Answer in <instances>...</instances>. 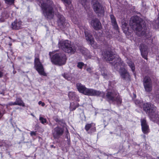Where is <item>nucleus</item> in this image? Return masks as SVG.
Wrapping results in <instances>:
<instances>
[{
  "label": "nucleus",
  "instance_id": "obj_45",
  "mask_svg": "<svg viewBox=\"0 0 159 159\" xmlns=\"http://www.w3.org/2000/svg\"><path fill=\"white\" fill-rule=\"evenodd\" d=\"M139 101H136L135 102V103L136 105H137V104H139Z\"/></svg>",
  "mask_w": 159,
  "mask_h": 159
},
{
  "label": "nucleus",
  "instance_id": "obj_53",
  "mask_svg": "<svg viewBox=\"0 0 159 159\" xmlns=\"http://www.w3.org/2000/svg\"><path fill=\"white\" fill-rule=\"evenodd\" d=\"M157 93H158V91H157Z\"/></svg>",
  "mask_w": 159,
  "mask_h": 159
},
{
  "label": "nucleus",
  "instance_id": "obj_32",
  "mask_svg": "<svg viewBox=\"0 0 159 159\" xmlns=\"http://www.w3.org/2000/svg\"><path fill=\"white\" fill-rule=\"evenodd\" d=\"M39 120L43 124L46 123L47 122V120L45 118H44L41 116L39 117Z\"/></svg>",
  "mask_w": 159,
  "mask_h": 159
},
{
  "label": "nucleus",
  "instance_id": "obj_15",
  "mask_svg": "<svg viewBox=\"0 0 159 159\" xmlns=\"http://www.w3.org/2000/svg\"><path fill=\"white\" fill-rule=\"evenodd\" d=\"M119 73L122 78L125 80H129L130 76L129 72L125 68H121Z\"/></svg>",
  "mask_w": 159,
  "mask_h": 159
},
{
  "label": "nucleus",
  "instance_id": "obj_38",
  "mask_svg": "<svg viewBox=\"0 0 159 159\" xmlns=\"http://www.w3.org/2000/svg\"><path fill=\"white\" fill-rule=\"evenodd\" d=\"M3 70L0 68V78H2L4 72Z\"/></svg>",
  "mask_w": 159,
  "mask_h": 159
},
{
  "label": "nucleus",
  "instance_id": "obj_8",
  "mask_svg": "<svg viewBox=\"0 0 159 159\" xmlns=\"http://www.w3.org/2000/svg\"><path fill=\"white\" fill-rule=\"evenodd\" d=\"M93 8L94 11L99 16H103L104 12L103 6L98 1H96L93 5Z\"/></svg>",
  "mask_w": 159,
  "mask_h": 159
},
{
  "label": "nucleus",
  "instance_id": "obj_40",
  "mask_svg": "<svg viewBox=\"0 0 159 159\" xmlns=\"http://www.w3.org/2000/svg\"><path fill=\"white\" fill-rule=\"evenodd\" d=\"M86 70L88 72L90 73H91L92 72V69L90 67L87 68L86 69Z\"/></svg>",
  "mask_w": 159,
  "mask_h": 159
},
{
  "label": "nucleus",
  "instance_id": "obj_11",
  "mask_svg": "<svg viewBox=\"0 0 159 159\" xmlns=\"http://www.w3.org/2000/svg\"><path fill=\"white\" fill-rule=\"evenodd\" d=\"M103 56L104 59L107 61H112L114 59L115 60H117L119 61L120 60V58H115V54L111 51H107L104 52Z\"/></svg>",
  "mask_w": 159,
  "mask_h": 159
},
{
  "label": "nucleus",
  "instance_id": "obj_2",
  "mask_svg": "<svg viewBox=\"0 0 159 159\" xmlns=\"http://www.w3.org/2000/svg\"><path fill=\"white\" fill-rule=\"evenodd\" d=\"M40 6L45 16L48 19H52L54 15L53 7L54 5L51 0H39Z\"/></svg>",
  "mask_w": 159,
  "mask_h": 159
},
{
  "label": "nucleus",
  "instance_id": "obj_13",
  "mask_svg": "<svg viewBox=\"0 0 159 159\" xmlns=\"http://www.w3.org/2000/svg\"><path fill=\"white\" fill-rule=\"evenodd\" d=\"M84 34L86 40L89 42V43L94 48L97 47L96 46H95L96 43H95L94 39L92 35L90 34V31L88 30H85Z\"/></svg>",
  "mask_w": 159,
  "mask_h": 159
},
{
  "label": "nucleus",
  "instance_id": "obj_28",
  "mask_svg": "<svg viewBox=\"0 0 159 159\" xmlns=\"http://www.w3.org/2000/svg\"><path fill=\"white\" fill-rule=\"evenodd\" d=\"M79 50L84 55H86L88 52V51L86 49L83 48H79Z\"/></svg>",
  "mask_w": 159,
  "mask_h": 159
},
{
  "label": "nucleus",
  "instance_id": "obj_22",
  "mask_svg": "<svg viewBox=\"0 0 159 159\" xmlns=\"http://www.w3.org/2000/svg\"><path fill=\"white\" fill-rule=\"evenodd\" d=\"M79 106V104L76 102H73L70 103V108L71 111L74 110Z\"/></svg>",
  "mask_w": 159,
  "mask_h": 159
},
{
  "label": "nucleus",
  "instance_id": "obj_7",
  "mask_svg": "<svg viewBox=\"0 0 159 159\" xmlns=\"http://www.w3.org/2000/svg\"><path fill=\"white\" fill-rule=\"evenodd\" d=\"M34 67L36 70L40 75L45 76L46 74L44 72L43 65L40 62L38 56L36 57L34 61Z\"/></svg>",
  "mask_w": 159,
  "mask_h": 159
},
{
  "label": "nucleus",
  "instance_id": "obj_49",
  "mask_svg": "<svg viewBox=\"0 0 159 159\" xmlns=\"http://www.w3.org/2000/svg\"><path fill=\"white\" fill-rule=\"evenodd\" d=\"M31 115L33 116L34 117V116L32 114H31Z\"/></svg>",
  "mask_w": 159,
  "mask_h": 159
},
{
  "label": "nucleus",
  "instance_id": "obj_48",
  "mask_svg": "<svg viewBox=\"0 0 159 159\" xmlns=\"http://www.w3.org/2000/svg\"><path fill=\"white\" fill-rule=\"evenodd\" d=\"M51 147H54V145H51Z\"/></svg>",
  "mask_w": 159,
  "mask_h": 159
},
{
  "label": "nucleus",
  "instance_id": "obj_19",
  "mask_svg": "<svg viewBox=\"0 0 159 159\" xmlns=\"http://www.w3.org/2000/svg\"><path fill=\"white\" fill-rule=\"evenodd\" d=\"M143 84L145 90L147 92L149 91V77H145L143 79Z\"/></svg>",
  "mask_w": 159,
  "mask_h": 159
},
{
  "label": "nucleus",
  "instance_id": "obj_21",
  "mask_svg": "<svg viewBox=\"0 0 159 159\" xmlns=\"http://www.w3.org/2000/svg\"><path fill=\"white\" fill-rule=\"evenodd\" d=\"M122 99L119 95V94L117 96H116L114 98V100L112 101L113 102H116L117 104L118 105H120L122 102Z\"/></svg>",
  "mask_w": 159,
  "mask_h": 159
},
{
  "label": "nucleus",
  "instance_id": "obj_20",
  "mask_svg": "<svg viewBox=\"0 0 159 159\" xmlns=\"http://www.w3.org/2000/svg\"><path fill=\"white\" fill-rule=\"evenodd\" d=\"M110 18L111 24L114 29L117 30L118 29V25L114 16L113 15H110Z\"/></svg>",
  "mask_w": 159,
  "mask_h": 159
},
{
  "label": "nucleus",
  "instance_id": "obj_18",
  "mask_svg": "<svg viewBox=\"0 0 159 159\" xmlns=\"http://www.w3.org/2000/svg\"><path fill=\"white\" fill-rule=\"evenodd\" d=\"M85 129L87 132L89 129H90L91 132H94L96 131L95 125L93 123L87 124L85 126Z\"/></svg>",
  "mask_w": 159,
  "mask_h": 159
},
{
  "label": "nucleus",
  "instance_id": "obj_43",
  "mask_svg": "<svg viewBox=\"0 0 159 159\" xmlns=\"http://www.w3.org/2000/svg\"><path fill=\"white\" fill-rule=\"evenodd\" d=\"M67 141H68V144H70V139H68V137L67 136Z\"/></svg>",
  "mask_w": 159,
  "mask_h": 159
},
{
  "label": "nucleus",
  "instance_id": "obj_46",
  "mask_svg": "<svg viewBox=\"0 0 159 159\" xmlns=\"http://www.w3.org/2000/svg\"><path fill=\"white\" fill-rule=\"evenodd\" d=\"M2 113L0 111V118L2 117Z\"/></svg>",
  "mask_w": 159,
  "mask_h": 159
},
{
  "label": "nucleus",
  "instance_id": "obj_14",
  "mask_svg": "<svg viewBox=\"0 0 159 159\" xmlns=\"http://www.w3.org/2000/svg\"><path fill=\"white\" fill-rule=\"evenodd\" d=\"M90 23L93 28L96 30H100L102 28L101 23L98 19L95 18L92 20Z\"/></svg>",
  "mask_w": 159,
  "mask_h": 159
},
{
  "label": "nucleus",
  "instance_id": "obj_17",
  "mask_svg": "<svg viewBox=\"0 0 159 159\" xmlns=\"http://www.w3.org/2000/svg\"><path fill=\"white\" fill-rule=\"evenodd\" d=\"M141 122L143 132L144 134L147 133L148 126L146 123V120L144 119H143L141 120Z\"/></svg>",
  "mask_w": 159,
  "mask_h": 159
},
{
  "label": "nucleus",
  "instance_id": "obj_41",
  "mask_svg": "<svg viewBox=\"0 0 159 159\" xmlns=\"http://www.w3.org/2000/svg\"><path fill=\"white\" fill-rule=\"evenodd\" d=\"M38 103L39 105L41 104L42 107H44L45 106V103L44 102H42L41 101L39 102Z\"/></svg>",
  "mask_w": 159,
  "mask_h": 159
},
{
  "label": "nucleus",
  "instance_id": "obj_44",
  "mask_svg": "<svg viewBox=\"0 0 159 159\" xmlns=\"http://www.w3.org/2000/svg\"><path fill=\"white\" fill-rule=\"evenodd\" d=\"M117 61L116 62H115L114 63H112V65H114V66H115V65L116 64H117Z\"/></svg>",
  "mask_w": 159,
  "mask_h": 159
},
{
  "label": "nucleus",
  "instance_id": "obj_5",
  "mask_svg": "<svg viewBox=\"0 0 159 159\" xmlns=\"http://www.w3.org/2000/svg\"><path fill=\"white\" fill-rule=\"evenodd\" d=\"M58 46L59 48L68 53L74 54L76 51L75 46L70 41L68 40L60 41Z\"/></svg>",
  "mask_w": 159,
  "mask_h": 159
},
{
  "label": "nucleus",
  "instance_id": "obj_51",
  "mask_svg": "<svg viewBox=\"0 0 159 159\" xmlns=\"http://www.w3.org/2000/svg\"><path fill=\"white\" fill-rule=\"evenodd\" d=\"M134 97L135 98L136 97V95L135 94H134Z\"/></svg>",
  "mask_w": 159,
  "mask_h": 159
},
{
  "label": "nucleus",
  "instance_id": "obj_27",
  "mask_svg": "<svg viewBox=\"0 0 159 159\" xmlns=\"http://www.w3.org/2000/svg\"><path fill=\"white\" fill-rule=\"evenodd\" d=\"M127 63L128 64V66L131 68L133 72L135 70V66L134 63L130 60H129L127 62Z\"/></svg>",
  "mask_w": 159,
  "mask_h": 159
},
{
  "label": "nucleus",
  "instance_id": "obj_6",
  "mask_svg": "<svg viewBox=\"0 0 159 159\" xmlns=\"http://www.w3.org/2000/svg\"><path fill=\"white\" fill-rule=\"evenodd\" d=\"M150 119L155 122L159 123V112L156 111V107L150 104Z\"/></svg>",
  "mask_w": 159,
  "mask_h": 159
},
{
  "label": "nucleus",
  "instance_id": "obj_25",
  "mask_svg": "<svg viewBox=\"0 0 159 159\" xmlns=\"http://www.w3.org/2000/svg\"><path fill=\"white\" fill-rule=\"evenodd\" d=\"M62 76L66 79L69 81L71 80L72 79L71 75L70 74L65 73L62 75Z\"/></svg>",
  "mask_w": 159,
  "mask_h": 159
},
{
  "label": "nucleus",
  "instance_id": "obj_3",
  "mask_svg": "<svg viewBox=\"0 0 159 159\" xmlns=\"http://www.w3.org/2000/svg\"><path fill=\"white\" fill-rule=\"evenodd\" d=\"M76 87L80 93L85 95L100 96H104V94L103 92L93 89H88L80 83H77Z\"/></svg>",
  "mask_w": 159,
  "mask_h": 159
},
{
  "label": "nucleus",
  "instance_id": "obj_29",
  "mask_svg": "<svg viewBox=\"0 0 159 159\" xmlns=\"http://www.w3.org/2000/svg\"><path fill=\"white\" fill-rule=\"evenodd\" d=\"M140 50L141 52V54L142 56V57L145 59H147L148 58L147 57V55L146 54H144V53L143 52V50L142 48H140ZM144 51H145V50H144Z\"/></svg>",
  "mask_w": 159,
  "mask_h": 159
},
{
  "label": "nucleus",
  "instance_id": "obj_42",
  "mask_svg": "<svg viewBox=\"0 0 159 159\" xmlns=\"http://www.w3.org/2000/svg\"><path fill=\"white\" fill-rule=\"evenodd\" d=\"M30 134L31 136H33V135H36V133L34 131H31L30 133Z\"/></svg>",
  "mask_w": 159,
  "mask_h": 159
},
{
  "label": "nucleus",
  "instance_id": "obj_33",
  "mask_svg": "<svg viewBox=\"0 0 159 159\" xmlns=\"http://www.w3.org/2000/svg\"><path fill=\"white\" fill-rule=\"evenodd\" d=\"M54 120L56 122H58L60 125H61V123H63V120H59V119L56 117L54 119Z\"/></svg>",
  "mask_w": 159,
  "mask_h": 159
},
{
  "label": "nucleus",
  "instance_id": "obj_35",
  "mask_svg": "<svg viewBox=\"0 0 159 159\" xmlns=\"http://www.w3.org/2000/svg\"><path fill=\"white\" fill-rule=\"evenodd\" d=\"M101 73L102 75L104 77V78H107V75L106 71H101Z\"/></svg>",
  "mask_w": 159,
  "mask_h": 159
},
{
  "label": "nucleus",
  "instance_id": "obj_47",
  "mask_svg": "<svg viewBox=\"0 0 159 159\" xmlns=\"http://www.w3.org/2000/svg\"><path fill=\"white\" fill-rule=\"evenodd\" d=\"M149 88H150V89H151L150 85Z\"/></svg>",
  "mask_w": 159,
  "mask_h": 159
},
{
  "label": "nucleus",
  "instance_id": "obj_50",
  "mask_svg": "<svg viewBox=\"0 0 159 159\" xmlns=\"http://www.w3.org/2000/svg\"><path fill=\"white\" fill-rule=\"evenodd\" d=\"M120 63H121V62H120ZM123 64H123H124L123 63V62H121V64L122 65Z\"/></svg>",
  "mask_w": 159,
  "mask_h": 159
},
{
  "label": "nucleus",
  "instance_id": "obj_34",
  "mask_svg": "<svg viewBox=\"0 0 159 159\" xmlns=\"http://www.w3.org/2000/svg\"><path fill=\"white\" fill-rule=\"evenodd\" d=\"M75 93L72 92H70L68 93V96L70 98L72 99L75 96Z\"/></svg>",
  "mask_w": 159,
  "mask_h": 159
},
{
  "label": "nucleus",
  "instance_id": "obj_26",
  "mask_svg": "<svg viewBox=\"0 0 159 159\" xmlns=\"http://www.w3.org/2000/svg\"><path fill=\"white\" fill-rule=\"evenodd\" d=\"M143 110L148 114L149 113V104L148 103H144L143 105Z\"/></svg>",
  "mask_w": 159,
  "mask_h": 159
},
{
  "label": "nucleus",
  "instance_id": "obj_9",
  "mask_svg": "<svg viewBox=\"0 0 159 159\" xmlns=\"http://www.w3.org/2000/svg\"><path fill=\"white\" fill-rule=\"evenodd\" d=\"M118 94V92L116 89H113L109 90L107 93L105 98L109 102H111L114 100V98Z\"/></svg>",
  "mask_w": 159,
  "mask_h": 159
},
{
  "label": "nucleus",
  "instance_id": "obj_52",
  "mask_svg": "<svg viewBox=\"0 0 159 159\" xmlns=\"http://www.w3.org/2000/svg\"><path fill=\"white\" fill-rule=\"evenodd\" d=\"M77 101H79V99H78L77 100Z\"/></svg>",
  "mask_w": 159,
  "mask_h": 159
},
{
  "label": "nucleus",
  "instance_id": "obj_30",
  "mask_svg": "<svg viewBox=\"0 0 159 159\" xmlns=\"http://www.w3.org/2000/svg\"><path fill=\"white\" fill-rule=\"evenodd\" d=\"M84 65V64L82 62H79L77 63V67L80 69H82Z\"/></svg>",
  "mask_w": 159,
  "mask_h": 159
},
{
  "label": "nucleus",
  "instance_id": "obj_31",
  "mask_svg": "<svg viewBox=\"0 0 159 159\" xmlns=\"http://www.w3.org/2000/svg\"><path fill=\"white\" fill-rule=\"evenodd\" d=\"M64 3L66 7H67V5H70L71 3V0H62Z\"/></svg>",
  "mask_w": 159,
  "mask_h": 159
},
{
  "label": "nucleus",
  "instance_id": "obj_4",
  "mask_svg": "<svg viewBox=\"0 0 159 159\" xmlns=\"http://www.w3.org/2000/svg\"><path fill=\"white\" fill-rule=\"evenodd\" d=\"M52 53H53V52H49V54L51 61L52 63L59 66L65 64L66 58V55L63 52L56 53L52 57Z\"/></svg>",
  "mask_w": 159,
  "mask_h": 159
},
{
  "label": "nucleus",
  "instance_id": "obj_37",
  "mask_svg": "<svg viewBox=\"0 0 159 159\" xmlns=\"http://www.w3.org/2000/svg\"><path fill=\"white\" fill-rule=\"evenodd\" d=\"M154 40L153 39L152 40L150 39V42H151V43L153 45H156V40H155V38H154Z\"/></svg>",
  "mask_w": 159,
  "mask_h": 159
},
{
  "label": "nucleus",
  "instance_id": "obj_24",
  "mask_svg": "<svg viewBox=\"0 0 159 159\" xmlns=\"http://www.w3.org/2000/svg\"><path fill=\"white\" fill-rule=\"evenodd\" d=\"M15 102L17 105L22 106V107L25 106V104L23 101L20 98H17Z\"/></svg>",
  "mask_w": 159,
  "mask_h": 159
},
{
  "label": "nucleus",
  "instance_id": "obj_54",
  "mask_svg": "<svg viewBox=\"0 0 159 159\" xmlns=\"http://www.w3.org/2000/svg\"><path fill=\"white\" fill-rule=\"evenodd\" d=\"M152 47H153V46L152 45ZM151 48H152V47H151Z\"/></svg>",
  "mask_w": 159,
  "mask_h": 159
},
{
  "label": "nucleus",
  "instance_id": "obj_36",
  "mask_svg": "<svg viewBox=\"0 0 159 159\" xmlns=\"http://www.w3.org/2000/svg\"><path fill=\"white\" fill-rule=\"evenodd\" d=\"M6 3L8 4H11L14 2V0H5Z\"/></svg>",
  "mask_w": 159,
  "mask_h": 159
},
{
  "label": "nucleus",
  "instance_id": "obj_12",
  "mask_svg": "<svg viewBox=\"0 0 159 159\" xmlns=\"http://www.w3.org/2000/svg\"><path fill=\"white\" fill-rule=\"evenodd\" d=\"M63 128L59 126L55 128L52 131V135L55 139H58L63 134Z\"/></svg>",
  "mask_w": 159,
  "mask_h": 159
},
{
  "label": "nucleus",
  "instance_id": "obj_1",
  "mask_svg": "<svg viewBox=\"0 0 159 159\" xmlns=\"http://www.w3.org/2000/svg\"><path fill=\"white\" fill-rule=\"evenodd\" d=\"M130 24L134 25L136 34L140 36L146 33V27L144 21L137 16L132 17L130 20Z\"/></svg>",
  "mask_w": 159,
  "mask_h": 159
},
{
  "label": "nucleus",
  "instance_id": "obj_23",
  "mask_svg": "<svg viewBox=\"0 0 159 159\" xmlns=\"http://www.w3.org/2000/svg\"><path fill=\"white\" fill-rule=\"evenodd\" d=\"M152 24L155 29H158L159 28V12L158 13V17L157 20L154 21Z\"/></svg>",
  "mask_w": 159,
  "mask_h": 159
},
{
  "label": "nucleus",
  "instance_id": "obj_16",
  "mask_svg": "<svg viewBox=\"0 0 159 159\" xmlns=\"http://www.w3.org/2000/svg\"><path fill=\"white\" fill-rule=\"evenodd\" d=\"M22 23L20 21L16 20L11 24V28L13 30H18L22 28Z\"/></svg>",
  "mask_w": 159,
  "mask_h": 159
},
{
  "label": "nucleus",
  "instance_id": "obj_39",
  "mask_svg": "<svg viewBox=\"0 0 159 159\" xmlns=\"http://www.w3.org/2000/svg\"><path fill=\"white\" fill-rule=\"evenodd\" d=\"M16 103L15 102H10L8 104V106H12V105H16Z\"/></svg>",
  "mask_w": 159,
  "mask_h": 159
},
{
  "label": "nucleus",
  "instance_id": "obj_10",
  "mask_svg": "<svg viewBox=\"0 0 159 159\" xmlns=\"http://www.w3.org/2000/svg\"><path fill=\"white\" fill-rule=\"evenodd\" d=\"M57 16L58 18V24L61 29H64L69 26V24L65 22V19L63 16L58 13Z\"/></svg>",
  "mask_w": 159,
  "mask_h": 159
}]
</instances>
